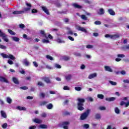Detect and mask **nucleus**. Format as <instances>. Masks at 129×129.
I'll return each mask as SVG.
<instances>
[{
    "mask_svg": "<svg viewBox=\"0 0 129 129\" xmlns=\"http://www.w3.org/2000/svg\"><path fill=\"white\" fill-rule=\"evenodd\" d=\"M78 100L79 101L78 104V109L79 110H83L84 109V108L83 107V103L85 101V100L82 98H79L78 99Z\"/></svg>",
    "mask_w": 129,
    "mask_h": 129,
    "instance_id": "nucleus-1",
    "label": "nucleus"
},
{
    "mask_svg": "<svg viewBox=\"0 0 129 129\" xmlns=\"http://www.w3.org/2000/svg\"><path fill=\"white\" fill-rule=\"evenodd\" d=\"M90 109H87L84 113L82 114L80 117L81 120H84V119H86L89 113H90Z\"/></svg>",
    "mask_w": 129,
    "mask_h": 129,
    "instance_id": "nucleus-2",
    "label": "nucleus"
},
{
    "mask_svg": "<svg viewBox=\"0 0 129 129\" xmlns=\"http://www.w3.org/2000/svg\"><path fill=\"white\" fill-rule=\"evenodd\" d=\"M1 56H2L3 58H9V59H11V60H16V57H15L14 55L10 54H7L2 53H1Z\"/></svg>",
    "mask_w": 129,
    "mask_h": 129,
    "instance_id": "nucleus-3",
    "label": "nucleus"
},
{
    "mask_svg": "<svg viewBox=\"0 0 129 129\" xmlns=\"http://www.w3.org/2000/svg\"><path fill=\"white\" fill-rule=\"evenodd\" d=\"M0 37H2L5 42H9V39H8L7 35L1 30H0Z\"/></svg>",
    "mask_w": 129,
    "mask_h": 129,
    "instance_id": "nucleus-4",
    "label": "nucleus"
},
{
    "mask_svg": "<svg viewBox=\"0 0 129 129\" xmlns=\"http://www.w3.org/2000/svg\"><path fill=\"white\" fill-rule=\"evenodd\" d=\"M105 38H110V39H112L113 40H115V39L118 38L119 35L118 34H115L114 35H110L109 34H106L105 35Z\"/></svg>",
    "mask_w": 129,
    "mask_h": 129,
    "instance_id": "nucleus-5",
    "label": "nucleus"
},
{
    "mask_svg": "<svg viewBox=\"0 0 129 129\" xmlns=\"http://www.w3.org/2000/svg\"><path fill=\"white\" fill-rule=\"evenodd\" d=\"M76 28L78 31H81V32H83V33H85V34H87V30L85 29L84 27H81V26H76Z\"/></svg>",
    "mask_w": 129,
    "mask_h": 129,
    "instance_id": "nucleus-6",
    "label": "nucleus"
},
{
    "mask_svg": "<svg viewBox=\"0 0 129 129\" xmlns=\"http://www.w3.org/2000/svg\"><path fill=\"white\" fill-rule=\"evenodd\" d=\"M69 122L64 121L62 123V126L64 129H68V124H69Z\"/></svg>",
    "mask_w": 129,
    "mask_h": 129,
    "instance_id": "nucleus-7",
    "label": "nucleus"
},
{
    "mask_svg": "<svg viewBox=\"0 0 129 129\" xmlns=\"http://www.w3.org/2000/svg\"><path fill=\"white\" fill-rule=\"evenodd\" d=\"M26 5L27 6V7H28V8H24V12H29V11H30L31 10V7H32V6L31 5V4L26 3Z\"/></svg>",
    "mask_w": 129,
    "mask_h": 129,
    "instance_id": "nucleus-8",
    "label": "nucleus"
},
{
    "mask_svg": "<svg viewBox=\"0 0 129 129\" xmlns=\"http://www.w3.org/2000/svg\"><path fill=\"white\" fill-rule=\"evenodd\" d=\"M104 69L105 71H108V72H112V69L111 68L108 66H106L104 67Z\"/></svg>",
    "mask_w": 129,
    "mask_h": 129,
    "instance_id": "nucleus-9",
    "label": "nucleus"
},
{
    "mask_svg": "<svg viewBox=\"0 0 129 129\" xmlns=\"http://www.w3.org/2000/svg\"><path fill=\"white\" fill-rule=\"evenodd\" d=\"M97 74L95 73L90 74L88 76V79H92L93 78H95V77H97Z\"/></svg>",
    "mask_w": 129,
    "mask_h": 129,
    "instance_id": "nucleus-10",
    "label": "nucleus"
},
{
    "mask_svg": "<svg viewBox=\"0 0 129 129\" xmlns=\"http://www.w3.org/2000/svg\"><path fill=\"white\" fill-rule=\"evenodd\" d=\"M0 81H1V82H5V83H9L8 79L3 77H0Z\"/></svg>",
    "mask_w": 129,
    "mask_h": 129,
    "instance_id": "nucleus-11",
    "label": "nucleus"
},
{
    "mask_svg": "<svg viewBox=\"0 0 129 129\" xmlns=\"http://www.w3.org/2000/svg\"><path fill=\"white\" fill-rule=\"evenodd\" d=\"M24 11H16L13 12L14 15H20L21 14H24Z\"/></svg>",
    "mask_w": 129,
    "mask_h": 129,
    "instance_id": "nucleus-12",
    "label": "nucleus"
},
{
    "mask_svg": "<svg viewBox=\"0 0 129 129\" xmlns=\"http://www.w3.org/2000/svg\"><path fill=\"white\" fill-rule=\"evenodd\" d=\"M23 65L25 66H30V62L28 61L27 59H25L23 60Z\"/></svg>",
    "mask_w": 129,
    "mask_h": 129,
    "instance_id": "nucleus-13",
    "label": "nucleus"
},
{
    "mask_svg": "<svg viewBox=\"0 0 129 129\" xmlns=\"http://www.w3.org/2000/svg\"><path fill=\"white\" fill-rule=\"evenodd\" d=\"M108 13L111 16H115V12L112 9H108Z\"/></svg>",
    "mask_w": 129,
    "mask_h": 129,
    "instance_id": "nucleus-14",
    "label": "nucleus"
},
{
    "mask_svg": "<svg viewBox=\"0 0 129 129\" xmlns=\"http://www.w3.org/2000/svg\"><path fill=\"white\" fill-rule=\"evenodd\" d=\"M33 121H34V122H35L36 123H42V120L38 118L33 119Z\"/></svg>",
    "mask_w": 129,
    "mask_h": 129,
    "instance_id": "nucleus-15",
    "label": "nucleus"
},
{
    "mask_svg": "<svg viewBox=\"0 0 129 129\" xmlns=\"http://www.w3.org/2000/svg\"><path fill=\"white\" fill-rule=\"evenodd\" d=\"M65 78L67 81H69L70 80H71V78H72V75L70 74H68L65 76Z\"/></svg>",
    "mask_w": 129,
    "mask_h": 129,
    "instance_id": "nucleus-16",
    "label": "nucleus"
},
{
    "mask_svg": "<svg viewBox=\"0 0 129 129\" xmlns=\"http://www.w3.org/2000/svg\"><path fill=\"white\" fill-rule=\"evenodd\" d=\"M42 9L44 12V13H46V15H49V11H48V9L46 7L42 6Z\"/></svg>",
    "mask_w": 129,
    "mask_h": 129,
    "instance_id": "nucleus-17",
    "label": "nucleus"
},
{
    "mask_svg": "<svg viewBox=\"0 0 129 129\" xmlns=\"http://www.w3.org/2000/svg\"><path fill=\"white\" fill-rule=\"evenodd\" d=\"M104 9L103 8H101L99 9V12H98V14L99 15H104Z\"/></svg>",
    "mask_w": 129,
    "mask_h": 129,
    "instance_id": "nucleus-18",
    "label": "nucleus"
},
{
    "mask_svg": "<svg viewBox=\"0 0 129 129\" xmlns=\"http://www.w3.org/2000/svg\"><path fill=\"white\" fill-rule=\"evenodd\" d=\"M1 113L2 117H4V118H7V114L5 111H1Z\"/></svg>",
    "mask_w": 129,
    "mask_h": 129,
    "instance_id": "nucleus-19",
    "label": "nucleus"
},
{
    "mask_svg": "<svg viewBox=\"0 0 129 129\" xmlns=\"http://www.w3.org/2000/svg\"><path fill=\"white\" fill-rule=\"evenodd\" d=\"M13 81L15 84H19V80L16 77L13 78Z\"/></svg>",
    "mask_w": 129,
    "mask_h": 129,
    "instance_id": "nucleus-20",
    "label": "nucleus"
},
{
    "mask_svg": "<svg viewBox=\"0 0 129 129\" xmlns=\"http://www.w3.org/2000/svg\"><path fill=\"white\" fill-rule=\"evenodd\" d=\"M39 127L40 128H48V125L45 124H41L39 125Z\"/></svg>",
    "mask_w": 129,
    "mask_h": 129,
    "instance_id": "nucleus-21",
    "label": "nucleus"
},
{
    "mask_svg": "<svg viewBox=\"0 0 129 129\" xmlns=\"http://www.w3.org/2000/svg\"><path fill=\"white\" fill-rule=\"evenodd\" d=\"M46 39H44L42 40V42H43L45 44H48V43H50V41H49V39H48V37L46 36Z\"/></svg>",
    "mask_w": 129,
    "mask_h": 129,
    "instance_id": "nucleus-22",
    "label": "nucleus"
},
{
    "mask_svg": "<svg viewBox=\"0 0 129 129\" xmlns=\"http://www.w3.org/2000/svg\"><path fill=\"white\" fill-rule=\"evenodd\" d=\"M106 100H107V101H113L115 100V98L114 97L107 98H106Z\"/></svg>",
    "mask_w": 129,
    "mask_h": 129,
    "instance_id": "nucleus-23",
    "label": "nucleus"
},
{
    "mask_svg": "<svg viewBox=\"0 0 129 129\" xmlns=\"http://www.w3.org/2000/svg\"><path fill=\"white\" fill-rule=\"evenodd\" d=\"M114 111L115 113H116L117 114H119V112H120V110L118 107H115L114 108Z\"/></svg>",
    "mask_w": 129,
    "mask_h": 129,
    "instance_id": "nucleus-24",
    "label": "nucleus"
},
{
    "mask_svg": "<svg viewBox=\"0 0 129 129\" xmlns=\"http://www.w3.org/2000/svg\"><path fill=\"white\" fill-rule=\"evenodd\" d=\"M17 108L18 109V110H26V107H22V106H18Z\"/></svg>",
    "mask_w": 129,
    "mask_h": 129,
    "instance_id": "nucleus-25",
    "label": "nucleus"
},
{
    "mask_svg": "<svg viewBox=\"0 0 129 129\" xmlns=\"http://www.w3.org/2000/svg\"><path fill=\"white\" fill-rule=\"evenodd\" d=\"M97 96L99 99H103L104 98V95L102 94H98Z\"/></svg>",
    "mask_w": 129,
    "mask_h": 129,
    "instance_id": "nucleus-26",
    "label": "nucleus"
},
{
    "mask_svg": "<svg viewBox=\"0 0 129 129\" xmlns=\"http://www.w3.org/2000/svg\"><path fill=\"white\" fill-rule=\"evenodd\" d=\"M12 39L13 41H15V42H19L20 41V38L17 37H12Z\"/></svg>",
    "mask_w": 129,
    "mask_h": 129,
    "instance_id": "nucleus-27",
    "label": "nucleus"
},
{
    "mask_svg": "<svg viewBox=\"0 0 129 129\" xmlns=\"http://www.w3.org/2000/svg\"><path fill=\"white\" fill-rule=\"evenodd\" d=\"M47 109H52L53 108V105L52 104H49L46 106Z\"/></svg>",
    "mask_w": 129,
    "mask_h": 129,
    "instance_id": "nucleus-28",
    "label": "nucleus"
},
{
    "mask_svg": "<svg viewBox=\"0 0 129 129\" xmlns=\"http://www.w3.org/2000/svg\"><path fill=\"white\" fill-rule=\"evenodd\" d=\"M56 41V42H57V43H65V41L62 40L60 38H57Z\"/></svg>",
    "mask_w": 129,
    "mask_h": 129,
    "instance_id": "nucleus-29",
    "label": "nucleus"
},
{
    "mask_svg": "<svg viewBox=\"0 0 129 129\" xmlns=\"http://www.w3.org/2000/svg\"><path fill=\"white\" fill-rule=\"evenodd\" d=\"M73 7H74L75 8H77V9H81V6L78 5V4H74L73 5Z\"/></svg>",
    "mask_w": 129,
    "mask_h": 129,
    "instance_id": "nucleus-30",
    "label": "nucleus"
},
{
    "mask_svg": "<svg viewBox=\"0 0 129 129\" xmlns=\"http://www.w3.org/2000/svg\"><path fill=\"white\" fill-rule=\"evenodd\" d=\"M46 58L48 60H51V61H52V60H54V59L53 58V57L49 55H46Z\"/></svg>",
    "mask_w": 129,
    "mask_h": 129,
    "instance_id": "nucleus-31",
    "label": "nucleus"
},
{
    "mask_svg": "<svg viewBox=\"0 0 129 129\" xmlns=\"http://www.w3.org/2000/svg\"><path fill=\"white\" fill-rule=\"evenodd\" d=\"M95 118H96V119H99L100 118H101V116L100 115V114H96L95 115Z\"/></svg>",
    "mask_w": 129,
    "mask_h": 129,
    "instance_id": "nucleus-32",
    "label": "nucleus"
},
{
    "mask_svg": "<svg viewBox=\"0 0 129 129\" xmlns=\"http://www.w3.org/2000/svg\"><path fill=\"white\" fill-rule=\"evenodd\" d=\"M7 101L8 103L11 104V103H12V99L10 97H7Z\"/></svg>",
    "mask_w": 129,
    "mask_h": 129,
    "instance_id": "nucleus-33",
    "label": "nucleus"
},
{
    "mask_svg": "<svg viewBox=\"0 0 129 129\" xmlns=\"http://www.w3.org/2000/svg\"><path fill=\"white\" fill-rule=\"evenodd\" d=\"M83 128H85V129L89 128V124H84L83 125Z\"/></svg>",
    "mask_w": 129,
    "mask_h": 129,
    "instance_id": "nucleus-34",
    "label": "nucleus"
},
{
    "mask_svg": "<svg viewBox=\"0 0 129 129\" xmlns=\"http://www.w3.org/2000/svg\"><path fill=\"white\" fill-rule=\"evenodd\" d=\"M44 81L46 82V83H50V79H49L48 78H44Z\"/></svg>",
    "mask_w": 129,
    "mask_h": 129,
    "instance_id": "nucleus-35",
    "label": "nucleus"
},
{
    "mask_svg": "<svg viewBox=\"0 0 129 129\" xmlns=\"http://www.w3.org/2000/svg\"><path fill=\"white\" fill-rule=\"evenodd\" d=\"M110 84H111V85H113V86H115L117 84L116 83V82H113V81H109Z\"/></svg>",
    "mask_w": 129,
    "mask_h": 129,
    "instance_id": "nucleus-36",
    "label": "nucleus"
},
{
    "mask_svg": "<svg viewBox=\"0 0 129 129\" xmlns=\"http://www.w3.org/2000/svg\"><path fill=\"white\" fill-rule=\"evenodd\" d=\"M63 90H70V87L68 86H64L63 88Z\"/></svg>",
    "mask_w": 129,
    "mask_h": 129,
    "instance_id": "nucleus-37",
    "label": "nucleus"
},
{
    "mask_svg": "<svg viewBox=\"0 0 129 129\" xmlns=\"http://www.w3.org/2000/svg\"><path fill=\"white\" fill-rule=\"evenodd\" d=\"M117 57H118L119 58H124V57H125V55H124V54H117Z\"/></svg>",
    "mask_w": 129,
    "mask_h": 129,
    "instance_id": "nucleus-38",
    "label": "nucleus"
},
{
    "mask_svg": "<svg viewBox=\"0 0 129 129\" xmlns=\"http://www.w3.org/2000/svg\"><path fill=\"white\" fill-rule=\"evenodd\" d=\"M75 89L77 91H80L81 90V89H82V88L80 87H75Z\"/></svg>",
    "mask_w": 129,
    "mask_h": 129,
    "instance_id": "nucleus-39",
    "label": "nucleus"
},
{
    "mask_svg": "<svg viewBox=\"0 0 129 129\" xmlns=\"http://www.w3.org/2000/svg\"><path fill=\"white\" fill-rule=\"evenodd\" d=\"M62 59L63 60H64L65 61H68V60H69V59H70V57H69V56H63L62 57Z\"/></svg>",
    "mask_w": 129,
    "mask_h": 129,
    "instance_id": "nucleus-40",
    "label": "nucleus"
},
{
    "mask_svg": "<svg viewBox=\"0 0 129 129\" xmlns=\"http://www.w3.org/2000/svg\"><path fill=\"white\" fill-rule=\"evenodd\" d=\"M8 32L11 35H16V33H15V32L9 29Z\"/></svg>",
    "mask_w": 129,
    "mask_h": 129,
    "instance_id": "nucleus-41",
    "label": "nucleus"
},
{
    "mask_svg": "<svg viewBox=\"0 0 129 129\" xmlns=\"http://www.w3.org/2000/svg\"><path fill=\"white\" fill-rule=\"evenodd\" d=\"M3 128H7L8 127V123H5L2 125Z\"/></svg>",
    "mask_w": 129,
    "mask_h": 129,
    "instance_id": "nucleus-42",
    "label": "nucleus"
},
{
    "mask_svg": "<svg viewBox=\"0 0 129 129\" xmlns=\"http://www.w3.org/2000/svg\"><path fill=\"white\" fill-rule=\"evenodd\" d=\"M40 34H41V35H43V37H46L47 36H46V34H45V31L43 30L40 31Z\"/></svg>",
    "mask_w": 129,
    "mask_h": 129,
    "instance_id": "nucleus-43",
    "label": "nucleus"
},
{
    "mask_svg": "<svg viewBox=\"0 0 129 129\" xmlns=\"http://www.w3.org/2000/svg\"><path fill=\"white\" fill-rule=\"evenodd\" d=\"M99 109H100V110H105L106 108L104 106H100Z\"/></svg>",
    "mask_w": 129,
    "mask_h": 129,
    "instance_id": "nucleus-44",
    "label": "nucleus"
},
{
    "mask_svg": "<svg viewBox=\"0 0 129 129\" xmlns=\"http://www.w3.org/2000/svg\"><path fill=\"white\" fill-rule=\"evenodd\" d=\"M40 96L42 98H44V97H46V95H45V93H40Z\"/></svg>",
    "mask_w": 129,
    "mask_h": 129,
    "instance_id": "nucleus-45",
    "label": "nucleus"
},
{
    "mask_svg": "<svg viewBox=\"0 0 129 129\" xmlns=\"http://www.w3.org/2000/svg\"><path fill=\"white\" fill-rule=\"evenodd\" d=\"M68 29L69 30L68 34H69L70 35H73V32L70 30V28H68Z\"/></svg>",
    "mask_w": 129,
    "mask_h": 129,
    "instance_id": "nucleus-46",
    "label": "nucleus"
},
{
    "mask_svg": "<svg viewBox=\"0 0 129 129\" xmlns=\"http://www.w3.org/2000/svg\"><path fill=\"white\" fill-rule=\"evenodd\" d=\"M88 101H93V99L91 97H88L87 98Z\"/></svg>",
    "mask_w": 129,
    "mask_h": 129,
    "instance_id": "nucleus-47",
    "label": "nucleus"
},
{
    "mask_svg": "<svg viewBox=\"0 0 129 129\" xmlns=\"http://www.w3.org/2000/svg\"><path fill=\"white\" fill-rule=\"evenodd\" d=\"M8 64H10V65H13V64H14V62L11 59L8 60Z\"/></svg>",
    "mask_w": 129,
    "mask_h": 129,
    "instance_id": "nucleus-48",
    "label": "nucleus"
},
{
    "mask_svg": "<svg viewBox=\"0 0 129 129\" xmlns=\"http://www.w3.org/2000/svg\"><path fill=\"white\" fill-rule=\"evenodd\" d=\"M0 48L1 49H3V50H6V49H7V47H6V46L1 45V44H0Z\"/></svg>",
    "mask_w": 129,
    "mask_h": 129,
    "instance_id": "nucleus-49",
    "label": "nucleus"
},
{
    "mask_svg": "<svg viewBox=\"0 0 129 129\" xmlns=\"http://www.w3.org/2000/svg\"><path fill=\"white\" fill-rule=\"evenodd\" d=\"M33 64L34 67H38V66H39V64H38V63H37L36 61H33Z\"/></svg>",
    "mask_w": 129,
    "mask_h": 129,
    "instance_id": "nucleus-50",
    "label": "nucleus"
},
{
    "mask_svg": "<svg viewBox=\"0 0 129 129\" xmlns=\"http://www.w3.org/2000/svg\"><path fill=\"white\" fill-rule=\"evenodd\" d=\"M95 25H101V22L99 21H96L94 23Z\"/></svg>",
    "mask_w": 129,
    "mask_h": 129,
    "instance_id": "nucleus-51",
    "label": "nucleus"
},
{
    "mask_svg": "<svg viewBox=\"0 0 129 129\" xmlns=\"http://www.w3.org/2000/svg\"><path fill=\"white\" fill-rule=\"evenodd\" d=\"M38 13V11L36 9H32V14H37Z\"/></svg>",
    "mask_w": 129,
    "mask_h": 129,
    "instance_id": "nucleus-52",
    "label": "nucleus"
},
{
    "mask_svg": "<svg viewBox=\"0 0 129 129\" xmlns=\"http://www.w3.org/2000/svg\"><path fill=\"white\" fill-rule=\"evenodd\" d=\"M81 19H82V20H87V17H86V16H85V15H82Z\"/></svg>",
    "mask_w": 129,
    "mask_h": 129,
    "instance_id": "nucleus-53",
    "label": "nucleus"
},
{
    "mask_svg": "<svg viewBox=\"0 0 129 129\" xmlns=\"http://www.w3.org/2000/svg\"><path fill=\"white\" fill-rule=\"evenodd\" d=\"M86 48H87L88 49H92V48H93V46L91 45H87Z\"/></svg>",
    "mask_w": 129,
    "mask_h": 129,
    "instance_id": "nucleus-54",
    "label": "nucleus"
},
{
    "mask_svg": "<svg viewBox=\"0 0 129 129\" xmlns=\"http://www.w3.org/2000/svg\"><path fill=\"white\" fill-rule=\"evenodd\" d=\"M38 85H39V86H44V84L42 83V82H38Z\"/></svg>",
    "mask_w": 129,
    "mask_h": 129,
    "instance_id": "nucleus-55",
    "label": "nucleus"
},
{
    "mask_svg": "<svg viewBox=\"0 0 129 129\" xmlns=\"http://www.w3.org/2000/svg\"><path fill=\"white\" fill-rule=\"evenodd\" d=\"M41 116H42V117H46L47 116V114H46V113H42L41 114Z\"/></svg>",
    "mask_w": 129,
    "mask_h": 129,
    "instance_id": "nucleus-56",
    "label": "nucleus"
},
{
    "mask_svg": "<svg viewBox=\"0 0 129 129\" xmlns=\"http://www.w3.org/2000/svg\"><path fill=\"white\" fill-rule=\"evenodd\" d=\"M19 27L20 28H21V29H24V28H25V25L21 24L19 25Z\"/></svg>",
    "mask_w": 129,
    "mask_h": 129,
    "instance_id": "nucleus-57",
    "label": "nucleus"
},
{
    "mask_svg": "<svg viewBox=\"0 0 129 129\" xmlns=\"http://www.w3.org/2000/svg\"><path fill=\"white\" fill-rule=\"evenodd\" d=\"M21 89H23V90H26V89H28V87L24 86V87H20Z\"/></svg>",
    "mask_w": 129,
    "mask_h": 129,
    "instance_id": "nucleus-58",
    "label": "nucleus"
},
{
    "mask_svg": "<svg viewBox=\"0 0 129 129\" xmlns=\"http://www.w3.org/2000/svg\"><path fill=\"white\" fill-rule=\"evenodd\" d=\"M23 38H24V39H27V40H30V38H28L26 34L23 35Z\"/></svg>",
    "mask_w": 129,
    "mask_h": 129,
    "instance_id": "nucleus-59",
    "label": "nucleus"
},
{
    "mask_svg": "<svg viewBox=\"0 0 129 129\" xmlns=\"http://www.w3.org/2000/svg\"><path fill=\"white\" fill-rule=\"evenodd\" d=\"M55 67H56V68H58L60 69L61 68V66H60L58 64H55Z\"/></svg>",
    "mask_w": 129,
    "mask_h": 129,
    "instance_id": "nucleus-60",
    "label": "nucleus"
},
{
    "mask_svg": "<svg viewBox=\"0 0 129 129\" xmlns=\"http://www.w3.org/2000/svg\"><path fill=\"white\" fill-rule=\"evenodd\" d=\"M68 38L71 41H74V38H73V37L71 36H69Z\"/></svg>",
    "mask_w": 129,
    "mask_h": 129,
    "instance_id": "nucleus-61",
    "label": "nucleus"
},
{
    "mask_svg": "<svg viewBox=\"0 0 129 129\" xmlns=\"http://www.w3.org/2000/svg\"><path fill=\"white\" fill-rule=\"evenodd\" d=\"M29 129H36V126H31L29 127Z\"/></svg>",
    "mask_w": 129,
    "mask_h": 129,
    "instance_id": "nucleus-62",
    "label": "nucleus"
},
{
    "mask_svg": "<svg viewBox=\"0 0 129 129\" xmlns=\"http://www.w3.org/2000/svg\"><path fill=\"white\" fill-rule=\"evenodd\" d=\"M129 106V101L125 103V107H127Z\"/></svg>",
    "mask_w": 129,
    "mask_h": 129,
    "instance_id": "nucleus-63",
    "label": "nucleus"
},
{
    "mask_svg": "<svg viewBox=\"0 0 129 129\" xmlns=\"http://www.w3.org/2000/svg\"><path fill=\"white\" fill-rule=\"evenodd\" d=\"M123 81L124 83H129V80H124Z\"/></svg>",
    "mask_w": 129,
    "mask_h": 129,
    "instance_id": "nucleus-64",
    "label": "nucleus"
}]
</instances>
